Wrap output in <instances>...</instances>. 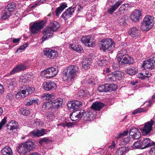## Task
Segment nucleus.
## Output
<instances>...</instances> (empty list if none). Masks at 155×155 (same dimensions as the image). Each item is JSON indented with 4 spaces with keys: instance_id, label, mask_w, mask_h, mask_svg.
Listing matches in <instances>:
<instances>
[{
    "instance_id": "17",
    "label": "nucleus",
    "mask_w": 155,
    "mask_h": 155,
    "mask_svg": "<svg viewBox=\"0 0 155 155\" xmlns=\"http://www.w3.org/2000/svg\"><path fill=\"white\" fill-rule=\"evenodd\" d=\"M47 131L45 129H42L41 130L36 129L31 132L30 134L31 135L34 137H39L43 136L44 134L47 133Z\"/></svg>"
},
{
    "instance_id": "42",
    "label": "nucleus",
    "mask_w": 155,
    "mask_h": 155,
    "mask_svg": "<svg viewBox=\"0 0 155 155\" xmlns=\"http://www.w3.org/2000/svg\"><path fill=\"white\" fill-rule=\"evenodd\" d=\"M74 124L72 122H68L66 120L64 122L60 124L59 125H62L64 127H74Z\"/></svg>"
},
{
    "instance_id": "27",
    "label": "nucleus",
    "mask_w": 155,
    "mask_h": 155,
    "mask_svg": "<svg viewBox=\"0 0 155 155\" xmlns=\"http://www.w3.org/2000/svg\"><path fill=\"white\" fill-rule=\"evenodd\" d=\"M95 113H93L92 110H91L89 112H86V116L84 117V120L85 121H91L93 120L95 118Z\"/></svg>"
},
{
    "instance_id": "40",
    "label": "nucleus",
    "mask_w": 155,
    "mask_h": 155,
    "mask_svg": "<svg viewBox=\"0 0 155 155\" xmlns=\"http://www.w3.org/2000/svg\"><path fill=\"white\" fill-rule=\"evenodd\" d=\"M142 142L141 141L138 140L133 144L132 147L131 149L133 150L140 148L142 147Z\"/></svg>"
},
{
    "instance_id": "20",
    "label": "nucleus",
    "mask_w": 155,
    "mask_h": 155,
    "mask_svg": "<svg viewBox=\"0 0 155 155\" xmlns=\"http://www.w3.org/2000/svg\"><path fill=\"white\" fill-rule=\"evenodd\" d=\"M7 129L10 130H14L18 129V123L15 121L12 120L8 122L6 124Z\"/></svg>"
},
{
    "instance_id": "15",
    "label": "nucleus",
    "mask_w": 155,
    "mask_h": 155,
    "mask_svg": "<svg viewBox=\"0 0 155 155\" xmlns=\"http://www.w3.org/2000/svg\"><path fill=\"white\" fill-rule=\"evenodd\" d=\"M43 85L44 89L47 91L55 90L57 87L56 84L53 81L45 82L43 83Z\"/></svg>"
},
{
    "instance_id": "49",
    "label": "nucleus",
    "mask_w": 155,
    "mask_h": 155,
    "mask_svg": "<svg viewBox=\"0 0 155 155\" xmlns=\"http://www.w3.org/2000/svg\"><path fill=\"white\" fill-rule=\"evenodd\" d=\"M7 117H4L1 121L0 122V130L1 129L3 126L7 122Z\"/></svg>"
},
{
    "instance_id": "34",
    "label": "nucleus",
    "mask_w": 155,
    "mask_h": 155,
    "mask_svg": "<svg viewBox=\"0 0 155 155\" xmlns=\"http://www.w3.org/2000/svg\"><path fill=\"white\" fill-rule=\"evenodd\" d=\"M69 47L78 53H81L83 51L81 47L78 45H70Z\"/></svg>"
},
{
    "instance_id": "51",
    "label": "nucleus",
    "mask_w": 155,
    "mask_h": 155,
    "mask_svg": "<svg viewBox=\"0 0 155 155\" xmlns=\"http://www.w3.org/2000/svg\"><path fill=\"white\" fill-rule=\"evenodd\" d=\"M45 1L46 0H40L38 2H36L35 3L34 5L31 6L30 7L31 8H35L37 5H39L43 3L44 1Z\"/></svg>"
},
{
    "instance_id": "5",
    "label": "nucleus",
    "mask_w": 155,
    "mask_h": 155,
    "mask_svg": "<svg viewBox=\"0 0 155 155\" xmlns=\"http://www.w3.org/2000/svg\"><path fill=\"white\" fill-rule=\"evenodd\" d=\"M58 71L56 68L51 67L42 71L41 73V75L45 78H51L55 76L58 74Z\"/></svg>"
},
{
    "instance_id": "48",
    "label": "nucleus",
    "mask_w": 155,
    "mask_h": 155,
    "mask_svg": "<svg viewBox=\"0 0 155 155\" xmlns=\"http://www.w3.org/2000/svg\"><path fill=\"white\" fill-rule=\"evenodd\" d=\"M8 81L10 82L9 83L10 86H13V87L16 86L17 81L15 79H9Z\"/></svg>"
},
{
    "instance_id": "12",
    "label": "nucleus",
    "mask_w": 155,
    "mask_h": 155,
    "mask_svg": "<svg viewBox=\"0 0 155 155\" xmlns=\"http://www.w3.org/2000/svg\"><path fill=\"white\" fill-rule=\"evenodd\" d=\"M91 37L90 35L84 36L82 37L81 40L82 42L88 47H93L95 46L94 41H91Z\"/></svg>"
},
{
    "instance_id": "46",
    "label": "nucleus",
    "mask_w": 155,
    "mask_h": 155,
    "mask_svg": "<svg viewBox=\"0 0 155 155\" xmlns=\"http://www.w3.org/2000/svg\"><path fill=\"white\" fill-rule=\"evenodd\" d=\"M28 45V44L27 43H25L22 46H20L15 51L16 53H18L19 52H20L21 51L24 50L26 48Z\"/></svg>"
},
{
    "instance_id": "1",
    "label": "nucleus",
    "mask_w": 155,
    "mask_h": 155,
    "mask_svg": "<svg viewBox=\"0 0 155 155\" xmlns=\"http://www.w3.org/2000/svg\"><path fill=\"white\" fill-rule=\"evenodd\" d=\"M79 68L74 65L69 66L66 68V71L63 73V79L64 81H70L74 79L79 74Z\"/></svg>"
},
{
    "instance_id": "52",
    "label": "nucleus",
    "mask_w": 155,
    "mask_h": 155,
    "mask_svg": "<svg viewBox=\"0 0 155 155\" xmlns=\"http://www.w3.org/2000/svg\"><path fill=\"white\" fill-rule=\"evenodd\" d=\"M130 140V138L129 137H124L122 140V142L123 143V144H126L129 142Z\"/></svg>"
},
{
    "instance_id": "45",
    "label": "nucleus",
    "mask_w": 155,
    "mask_h": 155,
    "mask_svg": "<svg viewBox=\"0 0 155 155\" xmlns=\"http://www.w3.org/2000/svg\"><path fill=\"white\" fill-rule=\"evenodd\" d=\"M128 133V131H126L124 132L123 133H120L117 134L115 136V138L116 139H119L127 135Z\"/></svg>"
},
{
    "instance_id": "16",
    "label": "nucleus",
    "mask_w": 155,
    "mask_h": 155,
    "mask_svg": "<svg viewBox=\"0 0 155 155\" xmlns=\"http://www.w3.org/2000/svg\"><path fill=\"white\" fill-rule=\"evenodd\" d=\"M67 106L71 110H75L81 107L82 106V103L78 101H74L68 103Z\"/></svg>"
},
{
    "instance_id": "11",
    "label": "nucleus",
    "mask_w": 155,
    "mask_h": 155,
    "mask_svg": "<svg viewBox=\"0 0 155 155\" xmlns=\"http://www.w3.org/2000/svg\"><path fill=\"white\" fill-rule=\"evenodd\" d=\"M26 142L24 143H20L18 147L17 150L18 153L21 155H26L28 151V144Z\"/></svg>"
},
{
    "instance_id": "55",
    "label": "nucleus",
    "mask_w": 155,
    "mask_h": 155,
    "mask_svg": "<svg viewBox=\"0 0 155 155\" xmlns=\"http://www.w3.org/2000/svg\"><path fill=\"white\" fill-rule=\"evenodd\" d=\"M35 145L32 141H30V150H33L35 147Z\"/></svg>"
},
{
    "instance_id": "47",
    "label": "nucleus",
    "mask_w": 155,
    "mask_h": 155,
    "mask_svg": "<svg viewBox=\"0 0 155 155\" xmlns=\"http://www.w3.org/2000/svg\"><path fill=\"white\" fill-rule=\"evenodd\" d=\"M5 12H4L2 15L1 17L3 19H6L8 18L11 15V14L10 13H9L8 11H5Z\"/></svg>"
},
{
    "instance_id": "29",
    "label": "nucleus",
    "mask_w": 155,
    "mask_h": 155,
    "mask_svg": "<svg viewBox=\"0 0 155 155\" xmlns=\"http://www.w3.org/2000/svg\"><path fill=\"white\" fill-rule=\"evenodd\" d=\"M122 1L121 0L118 1L116 2L114 5H113L111 8L108 9L109 12L110 14L112 13L122 4Z\"/></svg>"
},
{
    "instance_id": "7",
    "label": "nucleus",
    "mask_w": 155,
    "mask_h": 155,
    "mask_svg": "<svg viewBox=\"0 0 155 155\" xmlns=\"http://www.w3.org/2000/svg\"><path fill=\"white\" fill-rule=\"evenodd\" d=\"M142 68L145 69H152L155 67V58L143 61Z\"/></svg>"
},
{
    "instance_id": "43",
    "label": "nucleus",
    "mask_w": 155,
    "mask_h": 155,
    "mask_svg": "<svg viewBox=\"0 0 155 155\" xmlns=\"http://www.w3.org/2000/svg\"><path fill=\"white\" fill-rule=\"evenodd\" d=\"M150 76L151 74L149 73V72L148 71L144 74L142 73H140V75L138 76V77L142 79H146V77H149Z\"/></svg>"
},
{
    "instance_id": "8",
    "label": "nucleus",
    "mask_w": 155,
    "mask_h": 155,
    "mask_svg": "<svg viewBox=\"0 0 155 155\" xmlns=\"http://www.w3.org/2000/svg\"><path fill=\"white\" fill-rule=\"evenodd\" d=\"M154 122L153 120L151 119L150 121L145 123L143 128L141 129L142 133L146 135L149 134L152 130V126Z\"/></svg>"
},
{
    "instance_id": "57",
    "label": "nucleus",
    "mask_w": 155,
    "mask_h": 155,
    "mask_svg": "<svg viewBox=\"0 0 155 155\" xmlns=\"http://www.w3.org/2000/svg\"><path fill=\"white\" fill-rule=\"evenodd\" d=\"M143 111L141 109H138L135 110L134 112L132 113L133 114H136L137 113L141 112Z\"/></svg>"
},
{
    "instance_id": "53",
    "label": "nucleus",
    "mask_w": 155,
    "mask_h": 155,
    "mask_svg": "<svg viewBox=\"0 0 155 155\" xmlns=\"http://www.w3.org/2000/svg\"><path fill=\"white\" fill-rule=\"evenodd\" d=\"M126 21L124 16V18H122L119 20V23L120 25L123 26L126 24Z\"/></svg>"
},
{
    "instance_id": "31",
    "label": "nucleus",
    "mask_w": 155,
    "mask_h": 155,
    "mask_svg": "<svg viewBox=\"0 0 155 155\" xmlns=\"http://www.w3.org/2000/svg\"><path fill=\"white\" fill-rule=\"evenodd\" d=\"M95 64L100 67L106 64L107 62L102 57H99L96 59Z\"/></svg>"
},
{
    "instance_id": "36",
    "label": "nucleus",
    "mask_w": 155,
    "mask_h": 155,
    "mask_svg": "<svg viewBox=\"0 0 155 155\" xmlns=\"http://www.w3.org/2000/svg\"><path fill=\"white\" fill-rule=\"evenodd\" d=\"M129 6V4L128 3L122 5L119 9L118 13L120 14H124L125 10Z\"/></svg>"
},
{
    "instance_id": "44",
    "label": "nucleus",
    "mask_w": 155,
    "mask_h": 155,
    "mask_svg": "<svg viewBox=\"0 0 155 155\" xmlns=\"http://www.w3.org/2000/svg\"><path fill=\"white\" fill-rule=\"evenodd\" d=\"M127 51L124 48H122L120 51H119L117 55L118 56V58L124 57L126 55Z\"/></svg>"
},
{
    "instance_id": "41",
    "label": "nucleus",
    "mask_w": 155,
    "mask_h": 155,
    "mask_svg": "<svg viewBox=\"0 0 155 155\" xmlns=\"http://www.w3.org/2000/svg\"><path fill=\"white\" fill-rule=\"evenodd\" d=\"M137 71L138 69L137 68L133 67L127 69L126 72L127 74L132 75L137 74Z\"/></svg>"
},
{
    "instance_id": "54",
    "label": "nucleus",
    "mask_w": 155,
    "mask_h": 155,
    "mask_svg": "<svg viewBox=\"0 0 155 155\" xmlns=\"http://www.w3.org/2000/svg\"><path fill=\"white\" fill-rule=\"evenodd\" d=\"M80 112L82 113V114H81V118H82V120H84V117H85L86 116V112H85V111L83 110H81Z\"/></svg>"
},
{
    "instance_id": "60",
    "label": "nucleus",
    "mask_w": 155,
    "mask_h": 155,
    "mask_svg": "<svg viewBox=\"0 0 155 155\" xmlns=\"http://www.w3.org/2000/svg\"><path fill=\"white\" fill-rule=\"evenodd\" d=\"M75 8H76L77 9V11H79L83 9V7L81 5H76L75 7Z\"/></svg>"
},
{
    "instance_id": "28",
    "label": "nucleus",
    "mask_w": 155,
    "mask_h": 155,
    "mask_svg": "<svg viewBox=\"0 0 155 155\" xmlns=\"http://www.w3.org/2000/svg\"><path fill=\"white\" fill-rule=\"evenodd\" d=\"M130 148L128 147H121L117 150L115 155H123L128 151Z\"/></svg>"
},
{
    "instance_id": "6",
    "label": "nucleus",
    "mask_w": 155,
    "mask_h": 155,
    "mask_svg": "<svg viewBox=\"0 0 155 155\" xmlns=\"http://www.w3.org/2000/svg\"><path fill=\"white\" fill-rule=\"evenodd\" d=\"M124 75V73L120 71H116L109 74L108 76V80L111 81L120 80Z\"/></svg>"
},
{
    "instance_id": "24",
    "label": "nucleus",
    "mask_w": 155,
    "mask_h": 155,
    "mask_svg": "<svg viewBox=\"0 0 155 155\" xmlns=\"http://www.w3.org/2000/svg\"><path fill=\"white\" fill-rule=\"evenodd\" d=\"M80 110H76L72 112L70 115V118L72 121H76L81 118V114Z\"/></svg>"
},
{
    "instance_id": "62",
    "label": "nucleus",
    "mask_w": 155,
    "mask_h": 155,
    "mask_svg": "<svg viewBox=\"0 0 155 155\" xmlns=\"http://www.w3.org/2000/svg\"><path fill=\"white\" fill-rule=\"evenodd\" d=\"M87 82L89 84H94V80H92V78L88 79L87 80Z\"/></svg>"
},
{
    "instance_id": "25",
    "label": "nucleus",
    "mask_w": 155,
    "mask_h": 155,
    "mask_svg": "<svg viewBox=\"0 0 155 155\" xmlns=\"http://www.w3.org/2000/svg\"><path fill=\"white\" fill-rule=\"evenodd\" d=\"M104 106V104L101 102H95L92 104L91 108L93 110L99 111Z\"/></svg>"
},
{
    "instance_id": "21",
    "label": "nucleus",
    "mask_w": 155,
    "mask_h": 155,
    "mask_svg": "<svg viewBox=\"0 0 155 155\" xmlns=\"http://www.w3.org/2000/svg\"><path fill=\"white\" fill-rule=\"evenodd\" d=\"M26 69V66H25L22 64H19L15 67L10 72V74L11 75H12L21 71H24Z\"/></svg>"
},
{
    "instance_id": "4",
    "label": "nucleus",
    "mask_w": 155,
    "mask_h": 155,
    "mask_svg": "<svg viewBox=\"0 0 155 155\" xmlns=\"http://www.w3.org/2000/svg\"><path fill=\"white\" fill-rule=\"evenodd\" d=\"M154 23L153 17L147 15L145 17L142 23L141 29L143 31H148L153 27Z\"/></svg>"
},
{
    "instance_id": "23",
    "label": "nucleus",
    "mask_w": 155,
    "mask_h": 155,
    "mask_svg": "<svg viewBox=\"0 0 155 155\" xmlns=\"http://www.w3.org/2000/svg\"><path fill=\"white\" fill-rule=\"evenodd\" d=\"M141 15V12L139 10H135L131 15L130 17L131 20L134 21H139V18Z\"/></svg>"
},
{
    "instance_id": "18",
    "label": "nucleus",
    "mask_w": 155,
    "mask_h": 155,
    "mask_svg": "<svg viewBox=\"0 0 155 155\" xmlns=\"http://www.w3.org/2000/svg\"><path fill=\"white\" fill-rule=\"evenodd\" d=\"M74 8L71 7L69 8L62 14L61 17L65 20L68 19L71 17V15L74 11Z\"/></svg>"
},
{
    "instance_id": "39",
    "label": "nucleus",
    "mask_w": 155,
    "mask_h": 155,
    "mask_svg": "<svg viewBox=\"0 0 155 155\" xmlns=\"http://www.w3.org/2000/svg\"><path fill=\"white\" fill-rule=\"evenodd\" d=\"M55 97V94L54 93L50 94H45L41 96V99L43 100H50L54 99Z\"/></svg>"
},
{
    "instance_id": "10",
    "label": "nucleus",
    "mask_w": 155,
    "mask_h": 155,
    "mask_svg": "<svg viewBox=\"0 0 155 155\" xmlns=\"http://www.w3.org/2000/svg\"><path fill=\"white\" fill-rule=\"evenodd\" d=\"M117 59L118 63L122 65L124 64H132L134 62L132 58L126 55L124 57L117 58Z\"/></svg>"
},
{
    "instance_id": "64",
    "label": "nucleus",
    "mask_w": 155,
    "mask_h": 155,
    "mask_svg": "<svg viewBox=\"0 0 155 155\" xmlns=\"http://www.w3.org/2000/svg\"><path fill=\"white\" fill-rule=\"evenodd\" d=\"M35 91V88L34 87H30V94L33 93Z\"/></svg>"
},
{
    "instance_id": "59",
    "label": "nucleus",
    "mask_w": 155,
    "mask_h": 155,
    "mask_svg": "<svg viewBox=\"0 0 155 155\" xmlns=\"http://www.w3.org/2000/svg\"><path fill=\"white\" fill-rule=\"evenodd\" d=\"M29 113V111L28 110H24L21 111L22 114L25 116H28Z\"/></svg>"
},
{
    "instance_id": "33",
    "label": "nucleus",
    "mask_w": 155,
    "mask_h": 155,
    "mask_svg": "<svg viewBox=\"0 0 155 155\" xmlns=\"http://www.w3.org/2000/svg\"><path fill=\"white\" fill-rule=\"evenodd\" d=\"M67 7V4L65 3H62L59 7L55 11L56 15L58 16L63 10Z\"/></svg>"
},
{
    "instance_id": "63",
    "label": "nucleus",
    "mask_w": 155,
    "mask_h": 155,
    "mask_svg": "<svg viewBox=\"0 0 155 155\" xmlns=\"http://www.w3.org/2000/svg\"><path fill=\"white\" fill-rule=\"evenodd\" d=\"M20 40L21 38H14L13 40L12 41L14 43H18L20 41Z\"/></svg>"
},
{
    "instance_id": "14",
    "label": "nucleus",
    "mask_w": 155,
    "mask_h": 155,
    "mask_svg": "<svg viewBox=\"0 0 155 155\" xmlns=\"http://www.w3.org/2000/svg\"><path fill=\"white\" fill-rule=\"evenodd\" d=\"M44 54L50 59H53L58 56V53L54 50L48 49L44 51Z\"/></svg>"
},
{
    "instance_id": "9",
    "label": "nucleus",
    "mask_w": 155,
    "mask_h": 155,
    "mask_svg": "<svg viewBox=\"0 0 155 155\" xmlns=\"http://www.w3.org/2000/svg\"><path fill=\"white\" fill-rule=\"evenodd\" d=\"M46 21H45L41 20L34 23L31 27V33H37L38 31L44 28V25Z\"/></svg>"
},
{
    "instance_id": "32",
    "label": "nucleus",
    "mask_w": 155,
    "mask_h": 155,
    "mask_svg": "<svg viewBox=\"0 0 155 155\" xmlns=\"http://www.w3.org/2000/svg\"><path fill=\"white\" fill-rule=\"evenodd\" d=\"M105 92L111 91L115 90L117 88V86L111 83L109 84H105Z\"/></svg>"
},
{
    "instance_id": "22",
    "label": "nucleus",
    "mask_w": 155,
    "mask_h": 155,
    "mask_svg": "<svg viewBox=\"0 0 155 155\" xmlns=\"http://www.w3.org/2000/svg\"><path fill=\"white\" fill-rule=\"evenodd\" d=\"M28 92V94L29 93L28 89H26V90H22L21 91L16 92L15 93V97L18 99L25 97L26 95V93Z\"/></svg>"
},
{
    "instance_id": "56",
    "label": "nucleus",
    "mask_w": 155,
    "mask_h": 155,
    "mask_svg": "<svg viewBox=\"0 0 155 155\" xmlns=\"http://www.w3.org/2000/svg\"><path fill=\"white\" fill-rule=\"evenodd\" d=\"M150 155H155V147L151 148L150 151Z\"/></svg>"
},
{
    "instance_id": "35",
    "label": "nucleus",
    "mask_w": 155,
    "mask_h": 155,
    "mask_svg": "<svg viewBox=\"0 0 155 155\" xmlns=\"http://www.w3.org/2000/svg\"><path fill=\"white\" fill-rule=\"evenodd\" d=\"M15 4L14 3H9L5 8V11H8L11 13L13 12L15 9Z\"/></svg>"
},
{
    "instance_id": "50",
    "label": "nucleus",
    "mask_w": 155,
    "mask_h": 155,
    "mask_svg": "<svg viewBox=\"0 0 155 155\" xmlns=\"http://www.w3.org/2000/svg\"><path fill=\"white\" fill-rule=\"evenodd\" d=\"M97 90L99 92H105V84L99 86L97 88Z\"/></svg>"
},
{
    "instance_id": "19",
    "label": "nucleus",
    "mask_w": 155,
    "mask_h": 155,
    "mask_svg": "<svg viewBox=\"0 0 155 155\" xmlns=\"http://www.w3.org/2000/svg\"><path fill=\"white\" fill-rule=\"evenodd\" d=\"M140 31L135 27L131 28L129 31V34L133 39H138L140 36Z\"/></svg>"
},
{
    "instance_id": "3",
    "label": "nucleus",
    "mask_w": 155,
    "mask_h": 155,
    "mask_svg": "<svg viewBox=\"0 0 155 155\" xmlns=\"http://www.w3.org/2000/svg\"><path fill=\"white\" fill-rule=\"evenodd\" d=\"M99 45L100 49L104 51H109L114 48V43L110 38H104L99 42Z\"/></svg>"
},
{
    "instance_id": "38",
    "label": "nucleus",
    "mask_w": 155,
    "mask_h": 155,
    "mask_svg": "<svg viewBox=\"0 0 155 155\" xmlns=\"http://www.w3.org/2000/svg\"><path fill=\"white\" fill-rule=\"evenodd\" d=\"M63 101L62 99L61 98L57 99L52 101V104H54L55 107H56L57 108H59L61 106Z\"/></svg>"
},
{
    "instance_id": "30",
    "label": "nucleus",
    "mask_w": 155,
    "mask_h": 155,
    "mask_svg": "<svg viewBox=\"0 0 155 155\" xmlns=\"http://www.w3.org/2000/svg\"><path fill=\"white\" fill-rule=\"evenodd\" d=\"M91 64V60L88 58H84L83 59L82 63V67L85 70L88 69L90 68Z\"/></svg>"
},
{
    "instance_id": "61",
    "label": "nucleus",
    "mask_w": 155,
    "mask_h": 155,
    "mask_svg": "<svg viewBox=\"0 0 155 155\" xmlns=\"http://www.w3.org/2000/svg\"><path fill=\"white\" fill-rule=\"evenodd\" d=\"M49 103H45L44 104L43 106L42 107L43 108L45 109H47L49 108H48V105H49Z\"/></svg>"
},
{
    "instance_id": "37",
    "label": "nucleus",
    "mask_w": 155,
    "mask_h": 155,
    "mask_svg": "<svg viewBox=\"0 0 155 155\" xmlns=\"http://www.w3.org/2000/svg\"><path fill=\"white\" fill-rule=\"evenodd\" d=\"M2 153L3 155H7L13 153L11 148L8 146H5L2 150Z\"/></svg>"
},
{
    "instance_id": "58",
    "label": "nucleus",
    "mask_w": 155,
    "mask_h": 155,
    "mask_svg": "<svg viewBox=\"0 0 155 155\" xmlns=\"http://www.w3.org/2000/svg\"><path fill=\"white\" fill-rule=\"evenodd\" d=\"M30 101L32 103H36L38 104L40 103V101L39 100L37 99H31Z\"/></svg>"
},
{
    "instance_id": "26",
    "label": "nucleus",
    "mask_w": 155,
    "mask_h": 155,
    "mask_svg": "<svg viewBox=\"0 0 155 155\" xmlns=\"http://www.w3.org/2000/svg\"><path fill=\"white\" fill-rule=\"evenodd\" d=\"M143 146L144 147H148L153 145H155V142H153L149 138H144L142 142Z\"/></svg>"
},
{
    "instance_id": "13",
    "label": "nucleus",
    "mask_w": 155,
    "mask_h": 155,
    "mask_svg": "<svg viewBox=\"0 0 155 155\" xmlns=\"http://www.w3.org/2000/svg\"><path fill=\"white\" fill-rule=\"evenodd\" d=\"M129 135L132 138L135 139H139L141 136V134L139 130L134 127L130 129Z\"/></svg>"
},
{
    "instance_id": "2",
    "label": "nucleus",
    "mask_w": 155,
    "mask_h": 155,
    "mask_svg": "<svg viewBox=\"0 0 155 155\" xmlns=\"http://www.w3.org/2000/svg\"><path fill=\"white\" fill-rule=\"evenodd\" d=\"M60 26V24L57 21L51 23L49 26L44 30L43 33L45 35L42 38V41H44L47 38L51 37L53 35L52 31H56Z\"/></svg>"
}]
</instances>
